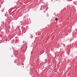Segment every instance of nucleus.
<instances>
[{"mask_svg":"<svg viewBox=\"0 0 77 77\" xmlns=\"http://www.w3.org/2000/svg\"><path fill=\"white\" fill-rule=\"evenodd\" d=\"M56 21H57V18H56L55 19Z\"/></svg>","mask_w":77,"mask_h":77,"instance_id":"f257e3e1","label":"nucleus"}]
</instances>
